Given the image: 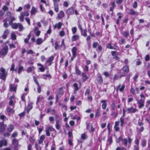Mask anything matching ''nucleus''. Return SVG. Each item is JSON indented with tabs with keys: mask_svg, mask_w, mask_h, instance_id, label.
<instances>
[{
	"mask_svg": "<svg viewBox=\"0 0 150 150\" xmlns=\"http://www.w3.org/2000/svg\"><path fill=\"white\" fill-rule=\"evenodd\" d=\"M0 70L1 72L0 73V78L2 80H5L7 72L3 67L1 68Z\"/></svg>",
	"mask_w": 150,
	"mask_h": 150,
	"instance_id": "1",
	"label": "nucleus"
},
{
	"mask_svg": "<svg viewBox=\"0 0 150 150\" xmlns=\"http://www.w3.org/2000/svg\"><path fill=\"white\" fill-rule=\"evenodd\" d=\"M8 49L7 45H5L0 51V55L4 56H5L7 53Z\"/></svg>",
	"mask_w": 150,
	"mask_h": 150,
	"instance_id": "2",
	"label": "nucleus"
},
{
	"mask_svg": "<svg viewBox=\"0 0 150 150\" xmlns=\"http://www.w3.org/2000/svg\"><path fill=\"white\" fill-rule=\"evenodd\" d=\"M50 132H56L55 129L52 127H47L46 130V135L48 136H50Z\"/></svg>",
	"mask_w": 150,
	"mask_h": 150,
	"instance_id": "3",
	"label": "nucleus"
},
{
	"mask_svg": "<svg viewBox=\"0 0 150 150\" xmlns=\"http://www.w3.org/2000/svg\"><path fill=\"white\" fill-rule=\"evenodd\" d=\"M65 15L64 12L62 11H60L59 13L58 14L57 18V19H60L63 18Z\"/></svg>",
	"mask_w": 150,
	"mask_h": 150,
	"instance_id": "4",
	"label": "nucleus"
},
{
	"mask_svg": "<svg viewBox=\"0 0 150 150\" xmlns=\"http://www.w3.org/2000/svg\"><path fill=\"white\" fill-rule=\"evenodd\" d=\"M6 16H8L11 21H14L16 19L15 17L12 16L10 12L8 11L7 12L6 14Z\"/></svg>",
	"mask_w": 150,
	"mask_h": 150,
	"instance_id": "5",
	"label": "nucleus"
},
{
	"mask_svg": "<svg viewBox=\"0 0 150 150\" xmlns=\"http://www.w3.org/2000/svg\"><path fill=\"white\" fill-rule=\"evenodd\" d=\"M137 111V110L136 108H134L133 107L128 108L127 110V111L128 113H134Z\"/></svg>",
	"mask_w": 150,
	"mask_h": 150,
	"instance_id": "6",
	"label": "nucleus"
},
{
	"mask_svg": "<svg viewBox=\"0 0 150 150\" xmlns=\"http://www.w3.org/2000/svg\"><path fill=\"white\" fill-rule=\"evenodd\" d=\"M66 13L69 15H72L74 13V10L72 8H70L66 11Z\"/></svg>",
	"mask_w": 150,
	"mask_h": 150,
	"instance_id": "7",
	"label": "nucleus"
},
{
	"mask_svg": "<svg viewBox=\"0 0 150 150\" xmlns=\"http://www.w3.org/2000/svg\"><path fill=\"white\" fill-rule=\"evenodd\" d=\"M77 48L76 47H74L72 49V53L73 57L74 58L76 57Z\"/></svg>",
	"mask_w": 150,
	"mask_h": 150,
	"instance_id": "8",
	"label": "nucleus"
},
{
	"mask_svg": "<svg viewBox=\"0 0 150 150\" xmlns=\"http://www.w3.org/2000/svg\"><path fill=\"white\" fill-rule=\"evenodd\" d=\"M119 123L120 122L119 121H116L115 122L114 128L115 131L116 132H117L119 130L120 128L118 127Z\"/></svg>",
	"mask_w": 150,
	"mask_h": 150,
	"instance_id": "9",
	"label": "nucleus"
},
{
	"mask_svg": "<svg viewBox=\"0 0 150 150\" xmlns=\"http://www.w3.org/2000/svg\"><path fill=\"white\" fill-rule=\"evenodd\" d=\"M101 103H102V108L103 109L105 110V109L107 105V103H106L107 101L106 100H101Z\"/></svg>",
	"mask_w": 150,
	"mask_h": 150,
	"instance_id": "10",
	"label": "nucleus"
},
{
	"mask_svg": "<svg viewBox=\"0 0 150 150\" xmlns=\"http://www.w3.org/2000/svg\"><path fill=\"white\" fill-rule=\"evenodd\" d=\"M138 103L139 104V108H142L144 106V100H143L142 99H140L138 101Z\"/></svg>",
	"mask_w": 150,
	"mask_h": 150,
	"instance_id": "11",
	"label": "nucleus"
},
{
	"mask_svg": "<svg viewBox=\"0 0 150 150\" xmlns=\"http://www.w3.org/2000/svg\"><path fill=\"white\" fill-rule=\"evenodd\" d=\"M112 55L113 56V58L116 60H118L119 58L117 56V53L116 51H112L111 52Z\"/></svg>",
	"mask_w": 150,
	"mask_h": 150,
	"instance_id": "12",
	"label": "nucleus"
},
{
	"mask_svg": "<svg viewBox=\"0 0 150 150\" xmlns=\"http://www.w3.org/2000/svg\"><path fill=\"white\" fill-rule=\"evenodd\" d=\"M79 36L75 35H73L71 38V41L72 42L75 41L76 40H79Z\"/></svg>",
	"mask_w": 150,
	"mask_h": 150,
	"instance_id": "13",
	"label": "nucleus"
},
{
	"mask_svg": "<svg viewBox=\"0 0 150 150\" xmlns=\"http://www.w3.org/2000/svg\"><path fill=\"white\" fill-rule=\"evenodd\" d=\"M62 25V23L61 22H59L58 23H56L55 25L54 26V28H57L59 29L61 28Z\"/></svg>",
	"mask_w": 150,
	"mask_h": 150,
	"instance_id": "14",
	"label": "nucleus"
},
{
	"mask_svg": "<svg viewBox=\"0 0 150 150\" xmlns=\"http://www.w3.org/2000/svg\"><path fill=\"white\" fill-rule=\"evenodd\" d=\"M37 65L38 66L40 67L39 68V69L40 71L44 72L45 71V69L42 65L40 63H38Z\"/></svg>",
	"mask_w": 150,
	"mask_h": 150,
	"instance_id": "15",
	"label": "nucleus"
},
{
	"mask_svg": "<svg viewBox=\"0 0 150 150\" xmlns=\"http://www.w3.org/2000/svg\"><path fill=\"white\" fill-rule=\"evenodd\" d=\"M54 10L56 12H58L59 11V7L58 4L56 3H54Z\"/></svg>",
	"mask_w": 150,
	"mask_h": 150,
	"instance_id": "16",
	"label": "nucleus"
},
{
	"mask_svg": "<svg viewBox=\"0 0 150 150\" xmlns=\"http://www.w3.org/2000/svg\"><path fill=\"white\" fill-rule=\"evenodd\" d=\"M7 145V142L6 140H4L0 141V147H1L3 145L6 146Z\"/></svg>",
	"mask_w": 150,
	"mask_h": 150,
	"instance_id": "17",
	"label": "nucleus"
},
{
	"mask_svg": "<svg viewBox=\"0 0 150 150\" xmlns=\"http://www.w3.org/2000/svg\"><path fill=\"white\" fill-rule=\"evenodd\" d=\"M33 108L32 104L30 103L28 104L26 108V111L28 113L29 112L30 110Z\"/></svg>",
	"mask_w": 150,
	"mask_h": 150,
	"instance_id": "18",
	"label": "nucleus"
},
{
	"mask_svg": "<svg viewBox=\"0 0 150 150\" xmlns=\"http://www.w3.org/2000/svg\"><path fill=\"white\" fill-rule=\"evenodd\" d=\"M125 88V86L124 85H122L121 86V85L120 84L118 86L117 89V91H118V89L120 91H122L124 90Z\"/></svg>",
	"mask_w": 150,
	"mask_h": 150,
	"instance_id": "19",
	"label": "nucleus"
},
{
	"mask_svg": "<svg viewBox=\"0 0 150 150\" xmlns=\"http://www.w3.org/2000/svg\"><path fill=\"white\" fill-rule=\"evenodd\" d=\"M43 40L41 38H38L36 40V43L38 45H40L43 42Z\"/></svg>",
	"mask_w": 150,
	"mask_h": 150,
	"instance_id": "20",
	"label": "nucleus"
},
{
	"mask_svg": "<svg viewBox=\"0 0 150 150\" xmlns=\"http://www.w3.org/2000/svg\"><path fill=\"white\" fill-rule=\"evenodd\" d=\"M123 70L125 73H127L129 71V69L127 66H124L123 68Z\"/></svg>",
	"mask_w": 150,
	"mask_h": 150,
	"instance_id": "21",
	"label": "nucleus"
},
{
	"mask_svg": "<svg viewBox=\"0 0 150 150\" xmlns=\"http://www.w3.org/2000/svg\"><path fill=\"white\" fill-rule=\"evenodd\" d=\"M45 138V136L44 135H42L40 136V139L39 141V143L40 144L42 143Z\"/></svg>",
	"mask_w": 150,
	"mask_h": 150,
	"instance_id": "22",
	"label": "nucleus"
},
{
	"mask_svg": "<svg viewBox=\"0 0 150 150\" xmlns=\"http://www.w3.org/2000/svg\"><path fill=\"white\" fill-rule=\"evenodd\" d=\"M14 126L12 124L9 125L7 127L8 130L9 132H11L13 129Z\"/></svg>",
	"mask_w": 150,
	"mask_h": 150,
	"instance_id": "23",
	"label": "nucleus"
},
{
	"mask_svg": "<svg viewBox=\"0 0 150 150\" xmlns=\"http://www.w3.org/2000/svg\"><path fill=\"white\" fill-rule=\"evenodd\" d=\"M10 88L11 91H15L16 90V87L14 86L13 85L11 84L10 85Z\"/></svg>",
	"mask_w": 150,
	"mask_h": 150,
	"instance_id": "24",
	"label": "nucleus"
},
{
	"mask_svg": "<svg viewBox=\"0 0 150 150\" xmlns=\"http://www.w3.org/2000/svg\"><path fill=\"white\" fill-rule=\"evenodd\" d=\"M5 130V128L4 125L1 124H0V132H3Z\"/></svg>",
	"mask_w": 150,
	"mask_h": 150,
	"instance_id": "25",
	"label": "nucleus"
},
{
	"mask_svg": "<svg viewBox=\"0 0 150 150\" xmlns=\"http://www.w3.org/2000/svg\"><path fill=\"white\" fill-rule=\"evenodd\" d=\"M23 67L21 65H19V67L18 69V73L20 74L21 73V72L23 71Z\"/></svg>",
	"mask_w": 150,
	"mask_h": 150,
	"instance_id": "26",
	"label": "nucleus"
},
{
	"mask_svg": "<svg viewBox=\"0 0 150 150\" xmlns=\"http://www.w3.org/2000/svg\"><path fill=\"white\" fill-rule=\"evenodd\" d=\"M97 81L99 84H102L103 83V80L101 76H99L97 77Z\"/></svg>",
	"mask_w": 150,
	"mask_h": 150,
	"instance_id": "27",
	"label": "nucleus"
},
{
	"mask_svg": "<svg viewBox=\"0 0 150 150\" xmlns=\"http://www.w3.org/2000/svg\"><path fill=\"white\" fill-rule=\"evenodd\" d=\"M122 141L123 144L125 146H126L128 142L127 140L126 139H123L122 138Z\"/></svg>",
	"mask_w": 150,
	"mask_h": 150,
	"instance_id": "28",
	"label": "nucleus"
},
{
	"mask_svg": "<svg viewBox=\"0 0 150 150\" xmlns=\"http://www.w3.org/2000/svg\"><path fill=\"white\" fill-rule=\"evenodd\" d=\"M82 79L84 81H86L87 79V76L86 75V74L84 73H83L82 74Z\"/></svg>",
	"mask_w": 150,
	"mask_h": 150,
	"instance_id": "29",
	"label": "nucleus"
},
{
	"mask_svg": "<svg viewBox=\"0 0 150 150\" xmlns=\"http://www.w3.org/2000/svg\"><path fill=\"white\" fill-rule=\"evenodd\" d=\"M36 8L34 7H33L32 8V10L31 11V15L35 14V13L36 12Z\"/></svg>",
	"mask_w": 150,
	"mask_h": 150,
	"instance_id": "30",
	"label": "nucleus"
},
{
	"mask_svg": "<svg viewBox=\"0 0 150 150\" xmlns=\"http://www.w3.org/2000/svg\"><path fill=\"white\" fill-rule=\"evenodd\" d=\"M18 23H13L11 25V27L12 28L15 29H16L18 28Z\"/></svg>",
	"mask_w": 150,
	"mask_h": 150,
	"instance_id": "31",
	"label": "nucleus"
},
{
	"mask_svg": "<svg viewBox=\"0 0 150 150\" xmlns=\"http://www.w3.org/2000/svg\"><path fill=\"white\" fill-rule=\"evenodd\" d=\"M18 27L19 28V31H22L23 30V27L22 25L20 23H18Z\"/></svg>",
	"mask_w": 150,
	"mask_h": 150,
	"instance_id": "32",
	"label": "nucleus"
},
{
	"mask_svg": "<svg viewBox=\"0 0 150 150\" xmlns=\"http://www.w3.org/2000/svg\"><path fill=\"white\" fill-rule=\"evenodd\" d=\"M121 122V126H123L124 124V119L123 116L121 117L120 119Z\"/></svg>",
	"mask_w": 150,
	"mask_h": 150,
	"instance_id": "33",
	"label": "nucleus"
},
{
	"mask_svg": "<svg viewBox=\"0 0 150 150\" xmlns=\"http://www.w3.org/2000/svg\"><path fill=\"white\" fill-rule=\"evenodd\" d=\"M54 59V57L53 56H51V57H49L46 63H50Z\"/></svg>",
	"mask_w": 150,
	"mask_h": 150,
	"instance_id": "34",
	"label": "nucleus"
},
{
	"mask_svg": "<svg viewBox=\"0 0 150 150\" xmlns=\"http://www.w3.org/2000/svg\"><path fill=\"white\" fill-rule=\"evenodd\" d=\"M115 6V2H112L111 3V7L110 8V10L111 11H112L113 10Z\"/></svg>",
	"mask_w": 150,
	"mask_h": 150,
	"instance_id": "35",
	"label": "nucleus"
},
{
	"mask_svg": "<svg viewBox=\"0 0 150 150\" xmlns=\"http://www.w3.org/2000/svg\"><path fill=\"white\" fill-rule=\"evenodd\" d=\"M81 138L83 140L86 139L87 137V136L85 133L82 134H81Z\"/></svg>",
	"mask_w": 150,
	"mask_h": 150,
	"instance_id": "36",
	"label": "nucleus"
},
{
	"mask_svg": "<svg viewBox=\"0 0 150 150\" xmlns=\"http://www.w3.org/2000/svg\"><path fill=\"white\" fill-rule=\"evenodd\" d=\"M11 39L14 40L16 39V35L13 32H12L11 34Z\"/></svg>",
	"mask_w": 150,
	"mask_h": 150,
	"instance_id": "37",
	"label": "nucleus"
},
{
	"mask_svg": "<svg viewBox=\"0 0 150 150\" xmlns=\"http://www.w3.org/2000/svg\"><path fill=\"white\" fill-rule=\"evenodd\" d=\"M55 120L56 122H60V118L59 116L57 115H55Z\"/></svg>",
	"mask_w": 150,
	"mask_h": 150,
	"instance_id": "38",
	"label": "nucleus"
},
{
	"mask_svg": "<svg viewBox=\"0 0 150 150\" xmlns=\"http://www.w3.org/2000/svg\"><path fill=\"white\" fill-rule=\"evenodd\" d=\"M7 112L9 113H13L14 110H13L12 108L8 107L7 109Z\"/></svg>",
	"mask_w": 150,
	"mask_h": 150,
	"instance_id": "39",
	"label": "nucleus"
},
{
	"mask_svg": "<svg viewBox=\"0 0 150 150\" xmlns=\"http://www.w3.org/2000/svg\"><path fill=\"white\" fill-rule=\"evenodd\" d=\"M60 122H56L55 124V127L57 129H59L60 128V125L59 124Z\"/></svg>",
	"mask_w": 150,
	"mask_h": 150,
	"instance_id": "40",
	"label": "nucleus"
},
{
	"mask_svg": "<svg viewBox=\"0 0 150 150\" xmlns=\"http://www.w3.org/2000/svg\"><path fill=\"white\" fill-rule=\"evenodd\" d=\"M63 93V91L62 88H59V91L58 92L57 95H58V96H59V94H61L62 95Z\"/></svg>",
	"mask_w": 150,
	"mask_h": 150,
	"instance_id": "41",
	"label": "nucleus"
},
{
	"mask_svg": "<svg viewBox=\"0 0 150 150\" xmlns=\"http://www.w3.org/2000/svg\"><path fill=\"white\" fill-rule=\"evenodd\" d=\"M23 13H21V15L19 17L20 21H21L23 22L24 21V16L23 15Z\"/></svg>",
	"mask_w": 150,
	"mask_h": 150,
	"instance_id": "42",
	"label": "nucleus"
},
{
	"mask_svg": "<svg viewBox=\"0 0 150 150\" xmlns=\"http://www.w3.org/2000/svg\"><path fill=\"white\" fill-rule=\"evenodd\" d=\"M71 30L73 34H75L76 32L77 28L76 27H73L71 29Z\"/></svg>",
	"mask_w": 150,
	"mask_h": 150,
	"instance_id": "43",
	"label": "nucleus"
},
{
	"mask_svg": "<svg viewBox=\"0 0 150 150\" xmlns=\"http://www.w3.org/2000/svg\"><path fill=\"white\" fill-rule=\"evenodd\" d=\"M86 32H87L86 29H85L83 30V32H81V34L84 37H86L87 36Z\"/></svg>",
	"mask_w": 150,
	"mask_h": 150,
	"instance_id": "44",
	"label": "nucleus"
},
{
	"mask_svg": "<svg viewBox=\"0 0 150 150\" xmlns=\"http://www.w3.org/2000/svg\"><path fill=\"white\" fill-rule=\"evenodd\" d=\"M76 74L78 75H80L81 74V71L77 67L76 68Z\"/></svg>",
	"mask_w": 150,
	"mask_h": 150,
	"instance_id": "45",
	"label": "nucleus"
},
{
	"mask_svg": "<svg viewBox=\"0 0 150 150\" xmlns=\"http://www.w3.org/2000/svg\"><path fill=\"white\" fill-rule=\"evenodd\" d=\"M34 32L36 36H39L40 33V31L39 30H38L37 31H35Z\"/></svg>",
	"mask_w": 150,
	"mask_h": 150,
	"instance_id": "46",
	"label": "nucleus"
},
{
	"mask_svg": "<svg viewBox=\"0 0 150 150\" xmlns=\"http://www.w3.org/2000/svg\"><path fill=\"white\" fill-rule=\"evenodd\" d=\"M116 150H127V149L123 147H118L116 148Z\"/></svg>",
	"mask_w": 150,
	"mask_h": 150,
	"instance_id": "47",
	"label": "nucleus"
},
{
	"mask_svg": "<svg viewBox=\"0 0 150 150\" xmlns=\"http://www.w3.org/2000/svg\"><path fill=\"white\" fill-rule=\"evenodd\" d=\"M33 79L34 82L37 85H40L37 79L35 76H33Z\"/></svg>",
	"mask_w": 150,
	"mask_h": 150,
	"instance_id": "48",
	"label": "nucleus"
},
{
	"mask_svg": "<svg viewBox=\"0 0 150 150\" xmlns=\"http://www.w3.org/2000/svg\"><path fill=\"white\" fill-rule=\"evenodd\" d=\"M136 12L133 9H131L130 11L129 14L132 15H134L135 14Z\"/></svg>",
	"mask_w": 150,
	"mask_h": 150,
	"instance_id": "49",
	"label": "nucleus"
},
{
	"mask_svg": "<svg viewBox=\"0 0 150 150\" xmlns=\"http://www.w3.org/2000/svg\"><path fill=\"white\" fill-rule=\"evenodd\" d=\"M74 86L75 88V91H77L79 89V88L77 83H74Z\"/></svg>",
	"mask_w": 150,
	"mask_h": 150,
	"instance_id": "50",
	"label": "nucleus"
},
{
	"mask_svg": "<svg viewBox=\"0 0 150 150\" xmlns=\"http://www.w3.org/2000/svg\"><path fill=\"white\" fill-rule=\"evenodd\" d=\"M123 1V0H116L115 2L118 4H120Z\"/></svg>",
	"mask_w": 150,
	"mask_h": 150,
	"instance_id": "51",
	"label": "nucleus"
},
{
	"mask_svg": "<svg viewBox=\"0 0 150 150\" xmlns=\"http://www.w3.org/2000/svg\"><path fill=\"white\" fill-rule=\"evenodd\" d=\"M15 68V64H12L11 65V67L10 69V70L11 71H15V69H14Z\"/></svg>",
	"mask_w": 150,
	"mask_h": 150,
	"instance_id": "52",
	"label": "nucleus"
},
{
	"mask_svg": "<svg viewBox=\"0 0 150 150\" xmlns=\"http://www.w3.org/2000/svg\"><path fill=\"white\" fill-rule=\"evenodd\" d=\"M35 148L37 150H41V147L38 146L37 143L35 144Z\"/></svg>",
	"mask_w": 150,
	"mask_h": 150,
	"instance_id": "53",
	"label": "nucleus"
},
{
	"mask_svg": "<svg viewBox=\"0 0 150 150\" xmlns=\"http://www.w3.org/2000/svg\"><path fill=\"white\" fill-rule=\"evenodd\" d=\"M98 44L97 42H94L93 44V48H96L98 45Z\"/></svg>",
	"mask_w": 150,
	"mask_h": 150,
	"instance_id": "54",
	"label": "nucleus"
},
{
	"mask_svg": "<svg viewBox=\"0 0 150 150\" xmlns=\"http://www.w3.org/2000/svg\"><path fill=\"white\" fill-rule=\"evenodd\" d=\"M112 115L113 116V117L116 118L117 115V112H112Z\"/></svg>",
	"mask_w": 150,
	"mask_h": 150,
	"instance_id": "55",
	"label": "nucleus"
},
{
	"mask_svg": "<svg viewBox=\"0 0 150 150\" xmlns=\"http://www.w3.org/2000/svg\"><path fill=\"white\" fill-rule=\"evenodd\" d=\"M133 150H139V146L137 145H135L134 146V148Z\"/></svg>",
	"mask_w": 150,
	"mask_h": 150,
	"instance_id": "56",
	"label": "nucleus"
},
{
	"mask_svg": "<svg viewBox=\"0 0 150 150\" xmlns=\"http://www.w3.org/2000/svg\"><path fill=\"white\" fill-rule=\"evenodd\" d=\"M26 93H23L22 96H21V99H22V100L23 101H25V96H26Z\"/></svg>",
	"mask_w": 150,
	"mask_h": 150,
	"instance_id": "57",
	"label": "nucleus"
},
{
	"mask_svg": "<svg viewBox=\"0 0 150 150\" xmlns=\"http://www.w3.org/2000/svg\"><path fill=\"white\" fill-rule=\"evenodd\" d=\"M65 35V32L64 31H61L59 32V35L61 36H63Z\"/></svg>",
	"mask_w": 150,
	"mask_h": 150,
	"instance_id": "58",
	"label": "nucleus"
},
{
	"mask_svg": "<svg viewBox=\"0 0 150 150\" xmlns=\"http://www.w3.org/2000/svg\"><path fill=\"white\" fill-rule=\"evenodd\" d=\"M59 45L58 44L57 42H55V49L56 50H57L59 48Z\"/></svg>",
	"mask_w": 150,
	"mask_h": 150,
	"instance_id": "59",
	"label": "nucleus"
},
{
	"mask_svg": "<svg viewBox=\"0 0 150 150\" xmlns=\"http://www.w3.org/2000/svg\"><path fill=\"white\" fill-rule=\"evenodd\" d=\"M146 144V141L145 140H143L142 142V144L143 147L145 146Z\"/></svg>",
	"mask_w": 150,
	"mask_h": 150,
	"instance_id": "60",
	"label": "nucleus"
},
{
	"mask_svg": "<svg viewBox=\"0 0 150 150\" xmlns=\"http://www.w3.org/2000/svg\"><path fill=\"white\" fill-rule=\"evenodd\" d=\"M37 86H38V93H40L41 91V87L40 85Z\"/></svg>",
	"mask_w": 150,
	"mask_h": 150,
	"instance_id": "61",
	"label": "nucleus"
},
{
	"mask_svg": "<svg viewBox=\"0 0 150 150\" xmlns=\"http://www.w3.org/2000/svg\"><path fill=\"white\" fill-rule=\"evenodd\" d=\"M0 118L3 120H6V118L4 115H1L0 116Z\"/></svg>",
	"mask_w": 150,
	"mask_h": 150,
	"instance_id": "62",
	"label": "nucleus"
},
{
	"mask_svg": "<svg viewBox=\"0 0 150 150\" xmlns=\"http://www.w3.org/2000/svg\"><path fill=\"white\" fill-rule=\"evenodd\" d=\"M122 137H119L118 139L116 140V142L117 143H118L119 142L122 140Z\"/></svg>",
	"mask_w": 150,
	"mask_h": 150,
	"instance_id": "63",
	"label": "nucleus"
},
{
	"mask_svg": "<svg viewBox=\"0 0 150 150\" xmlns=\"http://www.w3.org/2000/svg\"><path fill=\"white\" fill-rule=\"evenodd\" d=\"M90 92V91L89 89H86L85 93V95H89Z\"/></svg>",
	"mask_w": 150,
	"mask_h": 150,
	"instance_id": "64",
	"label": "nucleus"
}]
</instances>
